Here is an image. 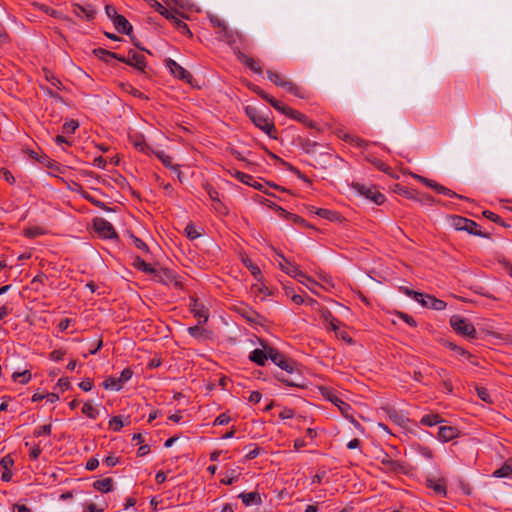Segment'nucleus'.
Returning <instances> with one entry per match:
<instances>
[{
  "label": "nucleus",
  "mask_w": 512,
  "mask_h": 512,
  "mask_svg": "<svg viewBox=\"0 0 512 512\" xmlns=\"http://www.w3.org/2000/svg\"><path fill=\"white\" fill-rule=\"evenodd\" d=\"M426 186L435 190L436 192H438L440 194H444L448 197H452V198L455 197V198H459V199H463V200H468L467 197L457 194L456 192L452 191L451 189L438 184L434 180L429 179Z\"/></svg>",
  "instance_id": "f3484780"
},
{
  "label": "nucleus",
  "mask_w": 512,
  "mask_h": 512,
  "mask_svg": "<svg viewBox=\"0 0 512 512\" xmlns=\"http://www.w3.org/2000/svg\"><path fill=\"white\" fill-rule=\"evenodd\" d=\"M51 431H52V425L51 424H46V425H42V426L37 427L34 430L33 434H34V436L39 437L41 435H50Z\"/></svg>",
  "instance_id": "680f3d73"
},
{
  "label": "nucleus",
  "mask_w": 512,
  "mask_h": 512,
  "mask_svg": "<svg viewBox=\"0 0 512 512\" xmlns=\"http://www.w3.org/2000/svg\"><path fill=\"white\" fill-rule=\"evenodd\" d=\"M373 165L380 171L385 172L387 174L392 173V169L383 161L375 159L372 161Z\"/></svg>",
  "instance_id": "774afa93"
},
{
  "label": "nucleus",
  "mask_w": 512,
  "mask_h": 512,
  "mask_svg": "<svg viewBox=\"0 0 512 512\" xmlns=\"http://www.w3.org/2000/svg\"><path fill=\"white\" fill-rule=\"evenodd\" d=\"M212 208L219 215H227L228 214V208L222 203L221 200L212 202Z\"/></svg>",
  "instance_id": "13d9d810"
},
{
  "label": "nucleus",
  "mask_w": 512,
  "mask_h": 512,
  "mask_svg": "<svg viewBox=\"0 0 512 512\" xmlns=\"http://www.w3.org/2000/svg\"><path fill=\"white\" fill-rule=\"evenodd\" d=\"M274 108L285 116L294 119L309 128L316 127V123L310 120L305 114L281 103L280 101L274 104Z\"/></svg>",
  "instance_id": "0eeeda50"
},
{
  "label": "nucleus",
  "mask_w": 512,
  "mask_h": 512,
  "mask_svg": "<svg viewBox=\"0 0 512 512\" xmlns=\"http://www.w3.org/2000/svg\"><path fill=\"white\" fill-rule=\"evenodd\" d=\"M245 113L253 124L272 139L277 138V129L268 115H264L254 106H246Z\"/></svg>",
  "instance_id": "f03ea898"
},
{
  "label": "nucleus",
  "mask_w": 512,
  "mask_h": 512,
  "mask_svg": "<svg viewBox=\"0 0 512 512\" xmlns=\"http://www.w3.org/2000/svg\"><path fill=\"white\" fill-rule=\"evenodd\" d=\"M94 54L96 57H98L100 60L106 63H109L112 59L118 60V57H121L120 54L111 52L103 48L94 49Z\"/></svg>",
  "instance_id": "7c9ffc66"
},
{
  "label": "nucleus",
  "mask_w": 512,
  "mask_h": 512,
  "mask_svg": "<svg viewBox=\"0 0 512 512\" xmlns=\"http://www.w3.org/2000/svg\"><path fill=\"white\" fill-rule=\"evenodd\" d=\"M93 227L97 234L103 238L112 239L117 237L113 225L104 218H95L93 220Z\"/></svg>",
  "instance_id": "9d476101"
},
{
  "label": "nucleus",
  "mask_w": 512,
  "mask_h": 512,
  "mask_svg": "<svg viewBox=\"0 0 512 512\" xmlns=\"http://www.w3.org/2000/svg\"><path fill=\"white\" fill-rule=\"evenodd\" d=\"M380 412L383 416L387 417L393 423L400 427H405L408 419L399 411L391 406H383L380 408Z\"/></svg>",
  "instance_id": "ddd939ff"
},
{
  "label": "nucleus",
  "mask_w": 512,
  "mask_h": 512,
  "mask_svg": "<svg viewBox=\"0 0 512 512\" xmlns=\"http://www.w3.org/2000/svg\"><path fill=\"white\" fill-rule=\"evenodd\" d=\"M310 212L318 215L319 217H321L323 219H327L332 222H338V221L342 220V216L340 213H338L336 211L329 210V209L316 208V207L312 206L310 208Z\"/></svg>",
  "instance_id": "dca6fc26"
},
{
  "label": "nucleus",
  "mask_w": 512,
  "mask_h": 512,
  "mask_svg": "<svg viewBox=\"0 0 512 512\" xmlns=\"http://www.w3.org/2000/svg\"><path fill=\"white\" fill-rule=\"evenodd\" d=\"M189 306L190 311L198 318V324H206L209 319L208 309L196 299H192Z\"/></svg>",
  "instance_id": "4468645a"
},
{
  "label": "nucleus",
  "mask_w": 512,
  "mask_h": 512,
  "mask_svg": "<svg viewBox=\"0 0 512 512\" xmlns=\"http://www.w3.org/2000/svg\"><path fill=\"white\" fill-rule=\"evenodd\" d=\"M446 346L448 348H450L451 350L455 351L457 354L465 357L468 361H470L471 363H474L471 359H472V354L470 352H468L467 350H465L464 348L452 343V342H448L446 344Z\"/></svg>",
  "instance_id": "a19ab883"
},
{
  "label": "nucleus",
  "mask_w": 512,
  "mask_h": 512,
  "mask_svg": "<svg viewBox=\"0 0 512 512\" xmlns=\"http://www.w3.org/2000/svg\"><path fill=\"white\" fill-rule=\"evenodd\" d=\"M423 307L431 308L436 311H442L446 308L447 304L445 301L438 299L432 295H427L426 299L421 303Z\"/></svg>",
  "instance_id": "412c9836"
},
{
  "label": "nucleus",
  "mask_w": 512,
  "mask_h": 512,
  "mask_svg": "<svg viewBox=\"0 0 512 512\" xmlns=\"http://www.w3.org/2000/svg\"><path fill=\"white\" fill-rule=\"evenodd\" d=\"M113 24L119 33L129 34L132 31L131 24L123 15L116 16V19H114Z\"/></svg>",
  "instance_id": "a878e982"
},
{
  "label": "nucleus",
  "mask_w": 512,
  "mask_h": 512,
  "mask_svg": "<svg viewBox=\"0 0 512 512\" xmlns=\"http://www.w3.org/2000/svg\"><path fill=\"white\" fill-rule=\"evenodd\" d=\"M239 478V474L235 470L227 471L221 478L220 482L224 485H232Z\"/></svg>",
  "instance_id": "c03bdc74"
},
{
  "label": "nucleus",
  "mask_w": 512,
  "mask_h": 512,
  "mask_svg": "<svg viewBox=\"0 0 512 512\" xmlns=\"http://www.w3.org/2000/svg\"><path fill=\"white\" fill-rule=\"evenodd\" d=\"M237 59L246 67H248L251 71L257 74L262 73V68L258 61H256L254 58L249 57L244 52H241L240 50L236 51Z\"/></svg>",
  "instance_id": "2eb2a0df"
},
{
  "label": "nucleus",
  "mask_w": 512,
  "mask_h": 512,
  "mask_svg": "<svg viewBox=\"0 0 512 512\" xmlns=\"http://www.w3.org/2000/svg\"><path fill=\"white\" fill-rule=\"evenodd\" d=\"M82 412L90 419H96L99 415V410L93 406L91 403H84L82 407Z\"/></svg>",
  "instance_id": "79ce46f5"
},
{
  "label": "nucleus",
  "mask_w": 512,
  "mask_h": 512,
  "mask_svg": "<svg viewBox=\"0 0 512 512\" xmlns=\"http://www.w3.org/2000/svg\"><path fill=\"white\" fill-rule=\"evenodd\" d=\"M460 431L453 426H440L438 429V438L443 442H449L457 438Z\"/></svg>",
  "instance_id": "a211bd4d"
},
{
  "label": "nucleus",
  "mask_w": 512,
  "mask_h": 512,
  "mask_svg": "<svg viewBox=\"0 0 512 512\" xmlns=\"http://www.w3.org/2000/svg\"><path fill=\"white\" fill-rule=\"evenodd\" d=\"M120 87H121L123 92L131 94V95H133L136 98L148 99L141 91H139L138 89L134 88L129 83H121Z\"/></svg>",
  "instance_id": "ea45409f"
},
{
  "label": "nucleus",
  "mask_w": 512,
  "mask_h": 512,
  "mask_svg": "<svg viewBox=\"0 0 512 512\" xmlns=\"http://www.w3.org/2000/svg\"><path fill=\"white\" fill-rule=\"evenodd\" d=\"M400 291L402 293H404L405 295L413 298L415 301H417L419 304H421L424 299H426L427 295L428 294H425V293H421V292H417V291H414L412 289H409L408 287H400L399 288Z\"/></svg>",
  "instance_id": "4c0bfd02"
},
{
  "label": "nucleus",
  "mask_w": 512,
  "mask_h": 512,
  "mask_svg": "<svg viewBox=\"0 0 512 512\" xmlns=\"http://www.w3.org/2000/svg\"><path fill=\"white\" fill-rule=\"evenodd\" d=\"M0 465L3 470H11L12 466L14 465V460L10 455H6L1 458Z\"/></svg>",
  "instance_id": "338daca9"
},
{
  "label": "nucleus",
  "mask_w": 512,
  "mask_h": 512,
  "mask_svg": "<svg viewBox=\"0 0 512 512\" xmlns=\"http://www.w3.org/2000/svg\"><path fill=\"white\" fill-rule=\"evenodd\" d=\"M134 146L138 151L148 154L151 151L150 146L146 143L142 136H139L134 141Z\"/></svg>",
  "instance_id": "a18cd8bd"
},
{
  "label": "nucleus",
  "mask_w": 512,
  "mask_h": 512,
  "mask_svg": "<svg viewBox=\"0 0 512 512\" xmlns=\"http://www.w3.org/2000/svg\"><path fill=\"white\" fill-rule=\"evenodd\" d=\"M231 421L230 416L227 413H222L216 417V419L213 422L214 426H222L226 425Z\"/></svg>",
  "instance_id": "69168bd1"
},
{
  "label": "nucleus",
  "mask_w": 512,
  "mask_h": 512,
  "mask_svg": "<svg viewBox=\"0 0 512 512\" xmlns=\"http://www.w3.org/2000/svg\"><path fill=\"white\" fill-rule=\"evenodd\" d=\"M124 426L120 416H114L109 421V428L113 431H120Z\"/></svg>",
  "instance_id": "864d4df0"
},
{
  "label": "nucleus",
  "mask_w": 512,
  "mask_h": 512,
  "mask_svg": "<svg viewBox=\"0 0 512 512\" xmlns=\"http://www.w3.org/2000/svg\"><path fill=\"white\" fill-rule=\"evenodd\" d=\"M185 233H186V236L190 240H194V239L200 237V235H201V233L195 228V226L193 224H188L185 227Z\"/></svg>",
  "instance_id": "6e6d98bb"
},
{
  "label": "nucleus",
  "mask_w": 512,
  "mask_h": 512,
  "mask_svg": "<svg viewBox=\"0 0 512 512\" xmlns=\"http://www.w3.org/2000/svg\"><path fill=\"white\" fill-rule=\"evenodd\" d=\"M247 87L252 92H254L257 95H259L262 99H264L265 101L270 103L273 108H274V104L279 102L278 100H276L274 97H272L269 94H267L262 88H260L259 86L255 85V84L249 83L247 85Z\"/></svg>",
  "instance_id": "c85d7f7f"
},
{
  "label": "nucleus",
  "mask_w": 512,
  "mask_h": 512,
  "mask_svg": "<svg viewBox=\"0 0 512 512\" xmlns=\"http://www.w3.org/2000/svg\"><path fill=\"white\" fill-rule=\"evenodd\" d=\"M332 402L340 409L346 418L350 419L351 423H353L355 427H360V423L353 416H348V411L351 409L349 404L342 401L338 397H335Z\"/></svg>",
  "instance_id": "bb28decb"
},
{
  "label": "nucleus",
  "mask_w": 512,
  "mask_h": 512,
  "mask_svg": "<svg viewBox=\"0 0 512 512\" xmlns=\"http://www.w3.org/2000/svg\"><path fill=\"white\" fill-rule=\"evenodd\" d=\"M269 359L280 367L283 371H286L289 375L285 376L283 373L277 374L276 377L279 381L292 387H301L299 376L294 377L296 371V362L290 358H287L284 354L277 351L275 348L269 347Z\"/></svg>",
  "instance_id": "f257e3e1"
},
{
  "label": "nucleus",
  "mask_w": 512,
  "mask_h": 512,
  "mask_svg": "<svg viewBox=\"0 0 512 512\" xmlns=\"http://www.w3.org/2000/svg\"><path fill=\"white\" fill-rule=\"evenodd\" d=\"M450 224L455 230L466 231L467 233L474 236L488 237L487 234L482 233V231L479 229V225L475 221L463 216H452L450 219Z\"/></svg>",
  "instance_id": "20e7f679"
},
{
  "label": "nucleus",
  "mask_w": 512,
  "mask_h": 512,
  "mask_svg": "<svg viewBox=\"0 0 512 512\" xmlns=\"http://www.w3.org/2000/svg\"><path fill=\"white\" fill-rule=\"evenodd\" d=\"M93 487L102 493H108L113 489V479L111 477L96 480Z\"/></svg>",
  "instance_id": "cd10ccee"
},
{
  "label": "nucleus",
  "mask_w": 512,
  "mask_h": 512,
  "mask_svg": "<svg viewBox=\"0 0 512 512\" xmlns=\"http://www.w3.org/2000/svg\"><path fill=\"white\" fill-rule=\"evenodd\" d=\"M155 274L159 281L165 285H169L170 282L174 281V277L176 275L175 272L169 269H161L159 272L156 271Z\"/></svg>",
  "instance_id": "c9c22d12"
},
{
  "label": "nucleus",
  "mask_w": 512,
  "mask_h": 512,
  "mask_svg": "<svg viewBox=\"0 0 512 512\" xmlns=\"http://www.w3.org/2000/svg\"><path fill=\"white\" fill-rule=\"evenodd\" d=\"M201 324L191 326L187 329L190 336L198 341L205 340L208 337V331L200 327Z\"/></svg>",
  "instance_id": "2f4dec72"
},
{
  "label": "nucleus",
  "mask_w": 512,
  "mask_h": 512,
  "mask_svg": "<svg viewBox=\"0 0 512 512\" xmlns=\"http://www.w3.org/2000/svg\"><path fill=\"white\" fill-rule=\"evenodd\" d=\"M79 127V123L75 120L67 121L63 124V132L67 134H73Z\"/></svg>",
  "instance_id": "4d7b16f0"
},
{
  "label": "nucleus",
  "mask_w": 512,
  "mask_h": 512,
  "mask_svg": "<svg viewBox=\"0 0 512 512\" xmlns=\"http://www.w3.org/2000/svg\"><path fill=\"white\" fill-rule=\"evenodd\" d=\"M166 66L169 68L170 72L179 80H182L186 83H191L193 77L189 71L183 68L180 64H178L175 60L169 58L166 60Z\"/></svg>",
  "instance_id": "9b49d317"
},
{
  "label": "nucleus",
  "mask_w": 512,
  "mask_h": 512,
  "mask_svg": "<svg viewBox=\"0 0 512 512\" xmlns=\"http://www.w3.org/2000/svg\"><path fill=\"white\" fill-rule=\"evenodd\" d=\"M352 188L361 196L371 200L377 205H381L385 201V196L380 193L375 186L365 185L361 183H353Z\"/></svg>",
  "instance_id": "6e6552de"
},
{
  "label": "nucleus",
  "mask_w": 512,
  "mask_h": 512,
  "mask_svg": "<svg viewBox=\"0 0 512 512\" xmlns=\"http://www.w3.org/2000/svg\"><path fill=\"white\" fill-rule=\"evenodd\" d=\"M393 192L401 195L407 199H411L416 201L422 205L431 206L434 204V198L428 194L418 192L414 189H411L407 186H403L400 184H395L393 188Z\"/></svg>",
  "instance_id": "7ed1b4c3"
},
{
  "label": "nucleus",
  "mask_w": 512,
  "mask_h": 512,
  "mask_svg": "<svg viewBox=\"0 0 512 512\" xmlns=\"http://www.w3.org/2000/svg\"><path fill=\"white\" fill-rule=\"evenodd\" d=\"M103 387L104 389L106 390H111V391H119L120 389H122V384H120V382H118V377H107L104 381H103Z\"/></svg>",
  "instance_id": "58836bf2"
},
{
  "label": "nucleus",
  "mask_w": 512,
  "mask_h": 512,
  "mask_svg": "<svg viewBox=\"0 0 512 512\" xmlns=\"http://www.w3.org/2000/svg\"><path fill=\"white\" fill-rule=\"evenodd\" d=\"M148 4L151 8H153L155 11H157L159 14L164 16L166 19L173 18V12L168 10L164 5H162L157 0H149Z\"/></svg>",
  "instance_id": "473e14b6"
},
{
  "label": "nucleus",
  "mask_w": 512,
  "mask_h": 512,
  "mask_svg": "<svg viewBox=\"0 0 512 512\" xmlns=\"http://www.w3.org/2000/svg\"><path fill=\"white\" fill-rule=\"evenodd\" d=\"M427 487L432 489L437 495L445 496L446 495V484L444 479H432L428 478L426 480Z\"/></svg>",
  "instance_id": "4be33fe9"
},
{
  "label": "nucleus",
  "mask_w": 512,
  "mask_h": 512,
  "mask_svg": "<svg viewBox=\"0 0 512 512\" xmlns=\"http://www.w3.org/2000/svg\"><path fill=\"white\" fill-rule=\"evenodd\" d=\"M239 498L245 506L260 505L262 503L261 496L258 492H242L239 494Z\"/></svg>",
  "instance_id": "393cba45"
},
{
  "label": "nucleus",
  "mask_w": 512,
  "mask_h": 512,
  "mask_svg": "<svg viewBox=\"0 0 512 512\" xmlns=\"http://www.w3.org/2000/svg\"><path fill=\"white\" fill-rule=\"evenodd\" d=\"M131 240H132L133 245L137 249H139V250H141L143 252H146V253L149 252V248H148L147 244L143 240H141L140 238H138V237H136L134 235H131Z\"/></svg>",
  "instance_id": "052dcab7"
},
{
  "label": "nucleus",
  "mask_w": 512,
  "mask_h": 512,
  "mask_svg": "<svg viewBox=\"0 0 512 512\" xmlns=\"http://www.w3.org/2000/svg\"><path fill=\"white\" fill-rule=\"evenodd\" d=\"M73 11L76 14V16L85 20H91L94 18L95 15V11L90 5L82 6L76 4L74 5Z\"/></svg>",
  "instance_id": "5701e85b"
},
{
  "label": "nucleus",
  "mask_w": 512,
  "mask_h": 512,
  "mask_svg": "<svg viewBox=\"0 0 512 512\" xmlns=\"http://www.w3.org/2000/svg\"><path fill=\"white\" fill-rule=\"evenodd\" d=\"M132 375H133L132 369L129 367L125 368L121 372L120 376L118 377V382H120V384H122V386H123L125 383H127L131 379Z\"/></svg>",
  "instance_id": "e2e57ef3"
},
{
  "label": "nucleus",
  "mask_w": 512,
  "mask_h": 512,
  "mask_svg": "<svg viewBox=\"0 0 512 512\" xmlns=\"http://www.w3.org/2000/svg\"><path fill=\"white\" fill-rule=\"evenodd\" d=\"M450 325L457 334L471 339L476 338L477 331L468 319L459 315H453L450 318Z\"/></svg>",
  "instance_id": "423d86ee"
},
{
  "label": "nucleus",
  "mask_w": 512,
  "mask_h": 512,
  "mask_svg": "<svg viewBox=\"0 0 512 512\" xmlns=\"http://www.w3.org/2000/svg\"><path fill=\"white\" fill-rule=\"evenodd\" d=\"M476 393L482 401H484L486 403H492V399L489 394V391L485 387L477 386Z\"/></svg>",
  "instance_id": "3c124183"
},
{
  "label": "nucleus",
  "mask_w": 512,
  "mask_h": 512,
  "mask_svg": "<svg viewBox=\"0 0 512 512\" xmlns=\"http://www.w3.org/2000/svg\"><path fill=\"white\" fill-rule=\"evenodd\" d=\"M45 79L55 88L61 89V81L49 70H44Z\"/></svg>",
  "instance_id": "49530a36"
},
{
  "label": "nucleus",
  "mask_w": 512,
  "mask_h": 512,
  "mask_svg": "<svg viewBox=\"0 0 512 512\" xmlns=\"http://www.w3.org/2000/svg\"><path fill=\"white\" fill-rule=\"evenodd\" d=\"M512 474V463L506 461L500 468L493 472V476L496 478L509 477Z\"/></svg>",
  "instance_id": "e433bc0d"
},
{
  "label": "nucleus",
  "mask_w": 512,
  "mask_h": 512,
  "mask_svg": "<svg viewBox=\"0 0 512 512\" xmlns=\"http://www.w3.org/2000/svg\"><path fill=\"white\" fill-rule=\"evenodd\" d=\"M134 267L146 274H155L156 270L151 266V264L145 262L142 258L136 257L133 263Z\"/></svg>",
  "instance_id": "72a5a7b5"
},
{
  "label": "nucleus",
  "mask_w": 512,
  "mask_h": 512,
  "mask_svg": "<svg viewBox=\"0 0 512 512\" xmlns=\"http://www.w3.org/2000/svg\"><path fill=\"white\" fill-rule=\"evenodd\" d=\"M180 13L176 10L173 12V18H168L170 22L173 23V25L176 27V29L183 35H187L188 37H192V32L190 31L188 25L182 21V19L179 17Z\"/></svg>",
  "instance_id": "aec40b11"
},
{
  "label": "nucleus",
  "mask_w": 512,
  "mask_h": 512,
  "mask_svg": "<svg viewBox=\"0 0 512 512\" xmlns=\"http://www.w3.org/2000/svg\"><path fill=\"white\" fill-rule=\"evenodd\" d=\"M320 318L323 321L324 325L329 324L330 322L334 321L335 317L331 313V311L327 308L320 310Z\"/></svg>",
  "instance_id": "bf43d9fd"
},
{
  "label": "nucleus",
  "mask_w": 512,
  "mask_h": 512,
  "mask_svg": "<svg viewBox=\"0 0 512 512\" xmlns=\"http://www.w3.org/2000/svg\"><path fill=\"white\" fill-rule=\"evenodd\" d=\"M215 33L218 40L223 41L230 46H232L236 41L237 34L228 29L226 25L215 30Z\"/></svg>",
  "instance_id": "6ab92c4d"
},
{
  "label": "nucleus",
  "mask_w": 512,
  "mask_h": 512,
  "mask_svg": "<svg viewBox=\"0 0 512 512\" xmlns=\"http://www.w3.org/2000/svg\"><path fill=\"white\" fill-rule=\"evenodd\" d=\"M240 312L250 322H256L259 318V314L250 308H244Z\"/></svg>",
  "instance_id": "5fc2aeb1"
},
{
  "label": "nucleus",
  "mask_w": 512,
  "mask_h": 512,
  "mask_svg": "<svg viewBox=\"0 0 512 512\" xmlns=\"http://www.w3.org/2000/svg\"><path fill=\"white\" fill-rule=\"evenodd\" d=\"M154 154L163 163L164 166L177 171L178 175H180L179 166L172 164V158L169 155L165 154L164 151H157L154 152Z\"/></svg>",
  "instance_id": "f704fd0d"
},
{
  "label": "nucleus",
  "mask_w": 512,
  "mask_h": 512,
  "mask_svg": "<svg viewBox=\"0 0 512 512\" xmlns=\"http://www.w3.org/2000/svg\"><path fill=\"white\" fill-rule=\"evenodd\" d=\"M44 234V230L40 227H29L24 230V235L28 238H36Z\"/></svg>",
  "instance_id": "603ef678"
},
{
  "label": "nucleus",
  "mask_w": 512,
  "mask_h": 512,
  "mask_svg": "<svg viewBox=\"0 0 512 512\" xmlns=\"http://www.w3.org/2000/svg\"><path fill=\"white\" fill-rule=\"evenodd\" d=\"M381 463L391 471H397L400 468L399 462L392 460L388 455L384 456Z\"/></svg>",
  "instance_id": "09e8293b"
},
{
  "label": "nucleus",
  "mask_w": 512,
  "mask_h": 512,
  "mask_svg": "<svg viewBox=\"0 0 512 512\" xmlns=\"http://www.w3.org/2000/svg\"><path fill=\"white\" fill-rule=\"evenodd\" d=\"M204 188L212 202L220 200L218 191L210 184L204 185Z\"/></svg>",
  "instance_id": "0e129e2a"
},
{
  "label": "nucleus",
  "mask_w": 512,
  "mask_h": 512,
  "mask_svg": "<svg viewBox=\"0 0 512 512\" xmlns=\"http://www.w3.org/2000/svg\"><path fill=\"white\" fill-rule=\"evenodd\" d=\"M483 216H484L486 219H488V220H490V221H492V222H495V223H497V224H499V225H501V226H504V227H506V226H507V225L505 224V222L501 219V217H500V216H498L497 214H495V213H494V212H492V211H489V210H485V211H483Z\"/></svg>",
  "instance_id": "de8ad7c7"
},
{
  "label": "nucleus",
  "mask_w": 512,
  "mask_h": 512,
  "mask_svg": "<svg viewBox=\"0 0 512 512\" xmlns=\"http://www.w3.org/2000/svg\"><path fill=\"white\" fill-rule=\"evenodd\" d=\"M243 263L256 279H258L261 276L260 268L256 264L252 263L251 260L246 259L243 261Z\"/></svg>",
  "instance_id": "8fccbe9b"
},
{
  "label": "nucleus",
  "mask_w": 512,
  "mask_h": 512,
  "mask_svg": "<svg viewBox=\"0 0 512 512\" xmlns=\"http://www.w3.org/2000/svg\"><path fill=\"white\" fill-rule=\"evenodd\" d=\"M118 61L125 63L129 66H132L141 72H144L146 68L145 56L134 50H129L127 56L121 55V57H118Z\"/></svg>",
  "instance_id": "1a4fd4ad"
},
{
  "label": "nucleus",
  "mask_w": 512,
  "mask_h": 512,
  "mask_svg": "<svg viewBox=\"0 0 512 512\" xmlns=\"http://www.w3.org/2000/svg\"><path fill=\"white\" fill-rule=\"evenodd\" d=\"M444 419L439 414H426L420 419V424L427 427H432L437 424L443 423Z\"/></svg>",
  "instance_id": "c756f323"
},
{
  "label": "nucleus",
  "mask_w": 512,
  "mask_h": 512,
  "mask_svg": "<svg viewBox=\"0 0 512 512\" xmlns=\"http://www.w3.org/2000/svg\"><path fill=\"white\" fill-rule=\"evenodd\" d=\"M249 359L257 365L263 366L266 360L269 359V347L266 350L254 349L250 353Z\"/></svg>",
  "instance_id": "b1692460"
},
{
  "label": "nucleus",
  "mask_w": 512,
  "mask_h": 512,
  "mask_svg": "<svg viewBox=\"0 0 512 512\" xmlns=\"http://www.w3.org/2000/svg\"><path fill=\"white\" fill-rule=\"evenodd\" d=\"M266 73L268 79L271 82H273L276 86L284 88L285 90L295 95L296 97L305 98V91L302 88L298 87L293 82H291L290 80L286 79L281 74L273 72L271 70H267Z\"/></svg>",
  "instance_id": "39448f33"
},
{
  "label": "nucleus",
  "mask_w": 512,
  "mask_h": 512,
  "mask_svg": "<svg viewBox=\"0 0 512 512\" xmlns=\"http://www.w3.org/2000/svg\"><path fill=\"white\" fill-rule=\"evenodd\" d=\"M12 379L15 382H19L21 384H26L31 379V373L28 370H25L23 372H14L12 375Z\"/></svg>",
  "instance_id": "37998d69"
},
{
  "label": "nucleus",
  "mask_w": 512,
  "mask_h": 512,
  "mask_svg": "<svg viewBox=\"0 0 512 512\" xmlns=\"http://www.w3.org/2000/svg\"><path fill=\"white\" fill-rule=\"evenodd\" d=\"M279 260L280 269L286 273L287 275L293 277L294 279H299V277H304V272L299 269V267L291 262H289L281 253H277Z\"/></svg>",
  "instance_id": "f8f14e48"
}]
</instances>
